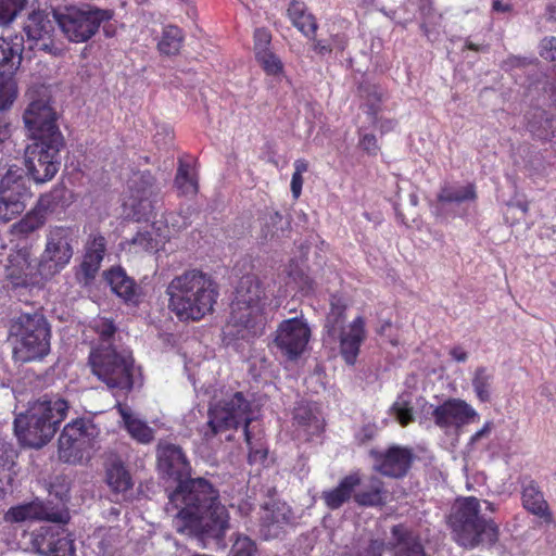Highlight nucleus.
Listing matches in <instances>:
<instances>
[{
    "instance_id": "9",
    "label": "nucleus",
    "mask_w": 556,
    "mask_h": 556,
    "mask_svg": "<svg viewBox=\"0 0 556 556\" xmlns=\"http://www.w3.org/2000/svg\"><path fill=\"white\" fill-rule=\"evenodd\" d=\"M112 10L96 7H64L53 10V17L64 36L72 42L91 39L103 22L112 20Z\"/></svg>"
},
{
    "instance_id": "4",
    "label": "nucleus",
    "mask_w": 556,
    "mask_h": 556,
    "mask_svg": "<svg viewBox=\"0 0 556 556\" xmlns=\"http://www.w3.org/2000/svg\"><path fill=\"white\" fill-rule=\"evenodd\" d=\"M252 422L251 403L242 392L226 395L210 406L207 425L211 435L224 430L236 429L243 424L245 442L249 446V463H263L268 451L263 441L262 431L255 430Z\"/></svg>"
},
{
    "instance_id": "23",
    "label": "nucleus",
    "mask_w": 556,
    "mask_h": 556,
    "mask_svg": "<svg viewBox=\"0 0 556 556\" xmlns=\"http://www.w3.org/2000/svg\"><path fill=\"white\" fill-rule=\"evenodd\" d=\"M361 481L359 473H350L342 478L337 486L323 491L321 500L328 508L332 510L339 509L354 496V492L361 485Z\"/></svg>"
},
{
    "instance_id": "42",
    "label": "nucleus",
    "mask_w": 556,
    "mask_h": 556,
    "mask_svg": "<svg viewBox=\"0 0 556 556\" xmlns=\"http://www.w3.org/2000/svg\"><path fill=\"white\" fill-rule=\"evenodd\" d=\"M22 189H28L22 169L17 166H10L0 180V190L22 192Z\"/></svg>"
},
{
    "instance_id": "43",
    "label": "nucleus",
    "mask_w": 556,
    "mask_h": 556,
    "mask_svg": "<svg viewBox=\"0 0 556 556\" xmlns=\"http://www.w3.org/2000/svg\"><path fill=\"white\" fill-rule=\"evenodd\" d=\"M27 0H0V25L11 24L25 8Z\"/></svg>"
},
{
    "instance_id": "50",
    "label": "nucleus",
    "mask_w": 556,
    "mask_h": 556,
    "mask_svg": "<svg viewBox=\"0 0 556 556\" xmlns=\"http://www.w3.org/2000/svg\"><path fill=\"white\" fill-rule=\"evenodd\" d=\"M540 55L547 61H556V37H545L540 45Z\"/></svg>"
},
{
    "instance_id": "16",
    "label": "nucleus",
    "mask_w": 556,
    "mask_h": 556,
    "mask_svg": "<svg viewBox=\"0 0 556 556\" xmlns=\"http://www.w3.org/2000/svg\"><path fill=\"white\" fill-rule=\"evenodd\" d=\"M54 18L51 20L45 12H33L24 26L28 48L53 55L59 54L61 50L54 42Z\"/></svg>"
},
{
    "instance_id": "5",
    "label": "nucleus",
    "mask_w": 556,
    "mask_h": 556,
    "mask_svg": "<svg viewBox=\"0 0 556 556\" xmlns=\"http://www.w3.org/2000/svg\"><path fill=\"white\" fill-rule=\"evenodd\" d=\"M67 410L68 404L65 400L56 395H43L26 414L15 418V434L23 445L40 448L54 437Z\"/></svg>"
},
{
    "instance_id": "41",
    "label": "nucleus",
    "mask_w": 556,
    "mask_h": 556,
    "mask_svg": "<svg viewBox=\"0 0 556 556\" xmlns=\"http://www.w3.org/2000/svg\"><path fill=\"white\" fill-rule=\"evenodd\" d=\"M346 304L342 298L332 295L330 300V312L327 316L326 327L331 336H334L338 328H341L345 319Z\"/></svg>"
},
{
    "instance_id": "2",
    "label": "nucleus",
    "mask_w": 556,
    "mask_h": 556,
    "mask_svg": "<svg viewBox=\"0 0 556 556\" xmlns=\"http://www.w3.org/2000/svg\"><path fill=\"white\" fill-rule=\"evenodd\" d=\"M268 303L265 282L256 275L243 276L236 289L230 316L223 328V341L231 344L238 340L250 341L264 332V309Z\"/></svg>"
},
{
    "instance_id": "54",
    "label": "nucleus",
    "mask_w": 556,
    "mask_h": 556,
    "mask_svg": "<svg viewBox=\"0 0 556 556\" xmlns=\"http://www.w3.org/2000/svg\"><path fill=\"white\" fill-rule=\"evenodd\" d=\"M13 463L0 462V485L2 488L11 485L13 480Z\"/></svg>"
},
{
    "instance_id": "25",
    "label": "nucleus",
    "mask_w": 556,
    "mask_h": 556,
    "mask_svg": "<svg viewBox=\"0 0 556 556\" xmlns=\"http://www.w3.org/2000/svg\"><path fill=\"white\" fill-rule=\"evenodd\" d=\"M105 250L106 240L102 235L97 233L89 236L85 245V254L80 265L81 271L87 279L93 278L100 269Z\"/></svg>"
},
{
    "instance_id": "35",
    "label": "nucleus",
    "mask_w": 556,
    "mask_h": 556,
    "mask_svg": "<svg viewBox=\"0 0 556 556\" xmlns=\"http://www.w3.org/2000/svg\"><path fill=\"white\" fill-rule=\"evenodd\" d=\"M290 519V510L285 505H273L266 507L262 516V526L267 529V535L275 536L281 525Z\"/></svg>"
},
{
    "instance_id": "37",
    "label": "nucleus",
    "mask_w": 556,
    "mask_h": 556,
    "mask_svg": "<svg viewBox=\"0 0 556 556\" xmlns=\"http://www.w3.org/2000/svg\"><path fill=\"white\" fill-rule=\"evenodd\" d=\"M175 185L184 195H194L198 192V179L194 168L184 162H179Z\"/></svg>"
},
{
    "instance_id": "17",
    "label": "nucleus",
    "mask_w": 556,
    "mask_h": 556,
    "mask_svg": "<svg viewBox=\"0 0 556 556\" xmlns=\"http://www.w3.org/2000/svg\"><path fill=\"white\" fill-rule=\"evenodd\" d=\"M434 424L443 429H459L479 419L478 412L462 399H447L441 405L429 406Z\"/></svg>"
},
{
    "instance_id": "12",
    "label": "nucleus",
    "mask_w": 556,
    "mask_h": 556,
    "mask_svg": "<svg viewBox=\"0 0 556 556\" xmlns=\"http://www.w3.org/2000/svg\"><path fill=\"white\" fill-rule=\"evenodd\" d=\"M63 138L58 136L47 141H34L25 150V166L37 184L51 180L59 170V153Z\"/></svg>"
},
{
    "instance_id": "51",
    "label": "nucleus",
    "mask_w": 556,
    "mask_h": 556,
    "mask_svg": "<svg viewBox=\"0 0 556 556\" xmlns=\"http://www.w3.org/2000/svg\"><path fill=\"white\" fill-rule=\"evenodd\" d=\"M255 38V56L258 55V52H267L269 51L268 46L270 43V34L265 29H256L254 34Z\"/></svg>"
},
{
    "instance_id": "19",
    "label": "nucleus",
    "mask_w": 556,
    "mask_h": 556,
    "mask_svg": "<svg viewBox=\"0 0 556 556\" xmlns=\"http://www.w3.org/2000/svg\"><path fill=\"white\" fill-rule=\"evenodd\" d=\"M34 545L45 556H73L75 551L73 540L59 525L42 527Z\"/></svg>"
},
{
    "instance_id": "13",
    "label": "nucleus",
    "mask_w": 556,
    "mask_h": 556,
    "mask_svg": "<svg viewBox=\"0 0 556 556\" xmlns=\"http://www.w3.org/2000/svg\"><path fill=\"white\" fill-rule=\"evenodd\" d=\"M22 39L0 38V110L8 109L16 97L13 75L22 61Z\"/></svg>"
},
{
    "instance_id": "47",
    "label": "nucleus",
    "mask_w": 556,
    "mask_h": 556,
    "mask_svg": "<svg viewBox=\"0 0 556 556\" xmlns=\"http://www.w3.org/2000/svg\"><path fill=\"white\" fill-rule=\"evenodd\" d=\"M362 97H364L369 103L370 111L376 118L378 106L383 99V90L376 85H365L359 88Z\"/></svg>"
},
{
    "instance_id": "28",
    "label": "nucleus",
    "mask_w": 556,
    "mask_h": 556,
    "mask_svg": "<svg viewBox=\"0 0 556 556\" xmlns=\"http://www.w3.org/2000/svg\"><path fill=\"white\" fill-rule=\"evenodd\" d=\"M116 409L123 419L127 432L134 440L142 444L153 441L154 430L146 421L137 418L128 406L118 403Z\"/></svg>"
},
{
    "instance_id": "1",
    "label": "nucleus",
    "mask_w": 556,
    "mask_h": 556,
    "mask_svg": "<svg viewBox=\"0 0 556 556\" xmlns=\"http://www.w3.org/2000/svg\"><path fill=\"white\" fill-rule=\"evenodd\" d=\"M156 454L159 470L178 480L165 508L176 532L199 540L204 547L210 540L224 542L230 516L218 491L203 478L184 480L190 475V465L178 445L161 442Z\"/></svg>"
},
{
    "instance_id": "58",
    "label": "nucleus",
    "mask_w": 556,
    "mask_h": 556,
    "mask_svg": "<svg viewBox=\"0 0 556 556\" xmlns=\"http://www.w3.org/2000/svg\"><path fill=\"white\" fill-rule=\"evenodd\" d=\"M313 49L320 55L329 54L332 51L331 47L321 40H314Z\"/></svg>"
},
{
    "instance_id": "7",
    "label": "nucleus",
    "mask_w": 556,
    "mask_h": 556,
    "mask_svg": "<svg viewBox=\"0 0 556 556\" xmlns=\"http://www.w3.org/2000/svg\"><path fill=\"white\" fill-rule=\"evenodd\" d=\"M91 372L112 391L129 392L134 387V358L125 350L113 344H99L91 350L88 359Z\"/></svg>"
},
{
    "instance_id": "62",
    "label": "nucleus",
    "mask_w": 556,
    "mask_h": 556,
    "mask_svg": "<svg viewBox=\"0 0 556 556\" xmlns=\"http://www.w3.org/2000/svg\"><path fill=\"white\" fill-rule=\"evenodd\" d=\"M396 123L392 119L381 121L379 128L381 131H390L395 128Z\"/></svg>"
},
{
    "instance_id": "26",
    "label": "nucleus",
    "mask_w": 556,
    "mask_h": 556,
    "mask_svg": "<svg viewBox=\"0 0 556 556\" xmlns=\"http://www.w3.org/2000/svg\"><path fill=\"white\" fill-rule=\"evenodd\" d=\"M293 425L301 433L308 439L324 430V420L319 417L315 407L301 403L294 408Z\"/></svg>"
},
{
    "instance_id": "29",
    "label": "nucleus",
    "mask_w": 556,
    "mask_h": 556,
    "mask_svg": "<svg viewBox=\"0 0 556 556\" xmlns=\"http://www.w3.org/2000/svg\"><path fill=\"white\" fill-rule=\"evenodd\" d=\"M287 14L294 27L304 36L313 39L318 26L315 17L307 12L304 2L292 0L287 9Z\"/></svg>"
},
{
    "instance_id": "59",
    "label": "nucleus",
    "mask_w": 556,
    "mask_h": 556,
    "mask_svg": "<svg viewBox=\"0 0 556 556\" xmlns=\"http://www.w3.org/2000/svg\"><path fill=\"white\" fill-rule=\"evenodd\" d=\"M450 354L456 362L459 363L466 362L468 358L467 352L459 346L453 348Z\"/></svg>"
},
{
    "instance_id": "31",
    "label": "nucleus",
    "mask_w": 556,
    "mask_h": 556,
    "mask_svg": "<svg viewBox=\"0 0 556 556\" xmlns=\"http://www.w3.org/2000/svg\"><path fill=\"white\" fill-rule=\"evenodd\" d=\"M128 188L134 202L139 204L148 202V206H150L149 200L155 193L154 177L150 172L135 173L128 180Z\"/></svg>"
},
{
    "instance_id": "18",
    "label": "nucleus",
    "mask_w": 556,
    "mask_h": 556,
    "mask_svg": "<svg viewBox=\"0 0 556 556\" xmlns=\"http://www.w3.org/2000/svg\"><path fill=\"white\" fill-rule=\"evenodd\" d=\"M371 455L376 460L375 470L390 478L406 476L415 458L412 448L400 445H392L386 452H371Z\"/></svg>"
},
{
    "instance_id": "24",
    "label": "nucleus",
    "mask_w": 556,
    "mask_h": 556,
    "mask_svg": "<svg viewBox=\"0 0 556 556\" xmlns=\"http://www.w3.org/2000/svg\"><path fill=\"white\" fill-rule=\"evenodd\" d=\"M521 500L523 507L529 513L542 518L547 523L554 522L548 504L535 481L522 480Z\"/></svg>"
},
{
    "instance_id": "22",
    "label": "nucleus",
    "mask_w": 556,
    "mask_h": 556,
    "mask_svg": "<svg viewBox=\"0 0 556 556\" xmlns=\"http://www.w3.org/2000/svg\"><path fill=\"white\" fill-rule=\"evenodd\" d=\"M339 337L340 353L348 364L353 365L366 338L364 318L356 317L346 328L341 329Z\"/></svg>"
},
{
    "instance_id": "64",
    "label": "nucleus",
    "mask_w": 556,
    "mask_h": 556,
    "mask_svg": "<svg viewBox=\"0 0 556 556\" xmlns=\"http://www.w3.org/2000/svg\"><path fill=\"white\" fill-rule=\"evenodd\" d=\"M548 11H549L551 17L556 20V5H549Z\"/></svg>"
},
{
    "instance_id": "20",
    "label": "nucleus",
    "mask_w": 556,
    "mask_h": 556,
    "mask_svg": "<svg viewBox=\"0 0 556 556\" xmlns=\"http://www.w3.org/2000/svg\"><path fill=\"white\" fill-rule=\"evenodd\" d=\"M37 268L31 264L29 250L21 249L12 252L5 265V277L15 287H24L36 282Z\"/></svg>"
},
{
    "instance_id": "21",
    "label": "nucleus",
    "mask_w": 556,
    "mask_h": 556,
    "mask_svg": "<svg viewBox=\"0 0 556 556\" xmlns=\"http://www.w3.org/2000/svg\"><path fill=\"white\" fill-rule=\"evenodd\" d=\"M388 547L393 556H429L419 535L403 523L391 528Z\"/></svg>"
},
{
    "instance_id": "49",
    "label": "nucleus",
    "mask_w": 556,
    "mask_h": 556,
    "mask_svg": "<svg viewBox=\"0 0 556 556\" xmlns=\"http://www.w3.org/2000/svg\"><path fill=\"white\" fill-rule=\"evenodd\" d=\"M97 556H117V540L112 533L104 534L94 548Z\"/></svg>"
},
{
    "instance_id": "30",
    "label": "nucleus",
    "mask_w": 556,
    "mask_h": 556,
    "mask_svg": "<svg viewBox=\"0 0 556 556\" xmlns=\"http://www.w3.org/2000/svg\"><path fill=\"white\" fill-rule=\"evenodd\" d=\"M105 280L112 291L125 301H134L137 295V286L121 267L111 268L105 273Z\"/></svg>"
},
{
    "instance_id": "57",
    "label": "nucleus",
    "mask_w": 556,
    "mask_h": 556,
    "mask_svg": "<svg viewBox=\"0 0 556 556\" xmlns=\"http://www.w3.org/2000/svg\"><path fill=\"white\" fill-rule=\"evenodd\" d=\"M303 187V177L302 175L293 174L291 179V191L294 199H298L301 195Z\"/></svg>"
},
{
    "instance_id": "8",
    "label": "nucleus",
    "mask_w": 556,
    "mask_h": 556,
    "mask_svg": "<svg viewBox=\"0 0 556 556\" xmlns=\"http://www.w3.org/2000/svg\"><path fill=\"white\" fill-rule=\"evenodd\" d=\"M14 337L13 357L28 363L43 358L50 352L51 331L40 314H21L11 326Z\"/></svg>"
},
{
    "instance_id": "60",
    "label": "nucleus",
    "mask_w": 556,
    "mask_h": 556,
    "mask_svg": "<svg viewBox=\"0 0 556 556\" xmlns=\"http://www.w3.org/2000/svg\"><path fill=\"white\" fill-rule=\"evenodd\" d=\"M362 556H382L381 545L372 542Z\"/></svg>"
},
{
    "instance_id": "52",
    "label": "nucleus",
    "mask_w": 556,
    "mask_h": 556,
    "mask_svg": "<svg viewBox=\"0 0 556 556\" xmlns=\"http://www.w3.org/2000/svg\"><path fill=\"white\" fill-rule=\"evenodd\" d=\"M131 243L136 247H139L140 249L144 251H150L155 249V244L153 243V238L149 232H138Z\"/></svg>"
},
{
    "instance_id": "63",
    "label": "nucleus",
    "mask_w": 556,
    "mask_h": 556,
    "mask_svg": "<svg viewBox=\"0 0 556 556\" xmlns=\"http://www.w3.org/2000/svg\"><path fill=\"white\" fill-rule=\"evenodd\" d=\"M493 9L497 12H506L509 10V7L508 4H503L500 0H494Z\"/></svg>"
},
{
    "instance_id": "38",
    "label": "nucleus",
    "mask_w": 556,
    "mask_h": 556,
    "mask_svg": "<svg viewBox=\"0 0 556 556\" xmlns=\"http://www.w3.org/2000/svg\"><path fill=\"white\" fill-rule=\"evenodd\" d=\"M106 482L114 492H125L131 486V479L122 463L113 462L106 469Z\"/></svg>"
},
{
    "instance_id": "10",
    "label": "nucleus",
    "mask_w": 556,
    "mask_h": 556,
    "mask_svg": "<svg viewBox=\"0 0 556 556\" xmlns=\"http://www.w3.org/2000/svg\"><path fill=\"white\" fill-rule=\"evenodd\" d=\"M45 241L37 270L41 278L51 279L71 263L74 255L75 231L66 226H50L46 230Z\"/></svg>"
},
{
    "instance_id": "48",
    "label": "nucleus",
    "mask_w": 556,
    "mask_h": 556,
    "mask_svg": "<svg viewBox=\"0 0 556 556\" xmlns=\"http://www.w3.org/2000/svg\"><path fill=\"white\" fill-rule=\"evenodd\" d=\"M256 60L267 74L276 75L282 71L280 60L270 50L267 52H258Z\"/></svg>"
},
{
    "instance_id": "32",
    "label": "nucleus",
    "mask_w": 556,
    "mask_h": 556,
    "mask_svg": "<svg viewBox=\"0 0 556 556\" xmlns=\"http://www.w3.org/2000/svg\"><path fill=\"white\" fill-rule=\"evenodd\" d=\"M11 515L14 521L39 519L49 520L56 523L64 522V518L61 513L49 511L48 508L41 503H30L28 505L13 508L11 510Z\"/></svg>"
},
{
    "instance_id": "44",
    "label": "nucleus",
    "mask_w": 556,
    "mask_h": 556,
    "mask_svg": "<svg viewBox=\"0 0 556 556\" xmlns=\"http://www.w3.org/2000/svg\"><path fill=\"white\" fill-rule=\"evenodd\" d=\"M229 556H257V546L248 535L238 533L231 545Z\"/></svg>"
},
{
    "instance_id": "46",
    "label": "nucleus",
    "mask_w": 556,
    "mask_h": 556,
    "mask_svg": "<svg viewBox=\"0 0 556 556\" xmlns=\"http://www.w3.org/2000/svg\"><path fill=\"white\" fill-rule=\"evenodd\" d=\"M92 328L99 334V338H100L99 344H103V345L112 344L111 339L116 331V327L114 326V324L111 320H109L106 318H102V317L96 318L92 321Z\"/></svg>"
},
{
    "instance_id": "53",
    "label": "nucleus",
    "mask_w": 556,
    "mask_h": 556,
    "mask_svg": "<svg viewBox=\"0 0 556 556\" xmlns=\"http://www.w3.org/2000/svg\"><path fill=\"white\" fill-rule=\"evenodd\" d=\"M359 146L370 155H376L379 151V146L374 135H364L359 140Z\"/></svg>"
},
{
    "instance_id": "3",
    "label": "nucleus",
    "mask_w": 556,
    "mask_h": 556,
    "mask_svg": "<svg viewBox=\"0 0 556 556\" xmlns=\"http://www.w3.org/2000/svg\"><path fill=\"white\" fill-rule=\"evenodd\" d=\"M165 293L168 308L180 321L201 320L213 312L218 298L213 278L199 269H188L174 277Z\"/></svg>"
},
{
    "instance_id": "40",
    "label": "nucleus",
    "mask_w": 556,
    "mask_h": 556,
    "mask_svg": "<svg viewBox=\"0 0 556 556\" xmlns=\"http://www.w3.org/2000/svg\"><path fill=\"white\" fill-rule=\"evenodd\" d=\"M476 190L472 185H467L459 188L443 187L438 194V200L443 203H462L465 201H472L476 199Z\"/></svg>"
},
{
    "instance_id": "36",
    "label": "nucleus",
    "mask_w": 556,
    "mask_h": 556,
    "mask_svg": "<svg viewBox=\"0 0 556 556\" xmlns=\"http://www.w3.org/2000/svg\"><path fill=\"white\" fill-rule=\"evenodd\" d=\"M383 483L380 479L372 477L367 489L354 492V501L359 506H379L384 504Z\"/></svg>"
},
{
    "instance_id": "27",
    "label": "nucleus",
    "mask_w": 556,
    "mask_h": 556,
    "mask_svg": "<svg viewBox=\"0 0 556 556\" xmlns=\"http://www.w3.org/2000/svg\"><path fill=\"white\" fill-rule=\"evenodd\" d=\"M29 198L28 189H22V192L0 190V223H9L22 214L26 208V202Z\"/></svg>"
},
{
    "instance_id": "34",
    "label": "nucleus",
    "mask_w": 556,
    "mask_h": 556,
    "mask_svg": "<svg viewBox=\"0 0 556 556\" xmlns=\"http://www.w3.org/2000/svg\"><path fill=\"white\" fill-rule=\"evenodd\" d=\"M494 374L484 366L476 368L472 376V388L477 399L486 403L491 401Z\"/></svg>"
},
{
    "instance_id": "39",
    "label": "nucleus",
    "mask_w": 556,
    "mask_h": 556,
    "mask_svg": "<svg viewBox=\"0 0 556 556\" xmlns=\"http://www.w3.org/2000/svg\"><path fill=\"white\" fill-rule=\"evenodd\" d=\"M182 31L176 26H166L159 41V50L162 54L175 55L179 52L182 45Z\"/></svg>"
},
{
    "instance_id": "14",
    "label": "nucleus",
    "mask_w": 556,
    "mask_h": 556,
    "mask_svg": "<svg viewBox=\"0 0 556 556\" xmlns=\"http://www.w3.org/2000/svg\"><path fill=\"white\" fill-rule=\"evenodd\" d=\"M23 121L34 141L63 138L56 125V115L45 99L34 100L26 108Z\"/></svg>"
},
{
    "instance_id": "6",
    "label": "nucleus",
    "mask_w": 556,
    "mask_h": 556,
    "mask_svg": "<svg viewBox=\"0 0 556 556\" xmlns=\"http://www.w3.org/2000/svg\"><path fill=\"white\" fill-rule=\"evenodd\" d=\"M447 523L455 541L464 547L492 546L498 541V527L480 515V502L473 496L455 502Z\"/></svg>"
},
{
    "instance_id": "15",
    "label": "nucleus",
    "mask_w": 556,
    "mask_h": 556,
    "mask_svg": "<svg viewBox=\"0 0 556 556\" xmlns=\"http://www.w3.org/2000/svg\"><path fill=\"white\" fill-rule=\"evenodd\" d=\"M309 338L311 329L306 320L294 317L279 324L275 343L289 359H295L305 351Z\"/></svg>"
},
{
    "instance_id": "45",
    "label": "nucleus",
    "mask_w": 556,
    "mask_h": 556,
    "mask_svg": "<svg viewBox=\"0 0 556 556\" xmlns=\"http://www.w3.org/2000/svg\"><path fill=\"white\" fill-rule=\"evenodd\" d=\"M391 409L401 426H407L414 420L413 407L404 396H400Z\"/></svg>"
},
{
    "instance_id": "33",
    "label": "nucleus",
    "mask_w": 556,
    "mask_h": 556,
    "mask_svg": "<svg viewBox=\"0 0 556 556\" xmlns=\"http://www.w3.org/2000/svg\"><path fill=\"white\" fill-rule=\"evenodd\" d=\"M46 223L45 211L37 206L29 211L22 219L11 226V232L14 236L27 237L41 228Z\"/></svg>"
},
{
    "instance_id": "55",
    "label": "nucleus",
    "mask_w": 556,
    "mask_h": 556,
    "mask_svg": "<svg viewBox=\"0 0 556 556\" xmlns=\"http://www.w3.org/2000/svg\"><path fill=\"white\" fill-rule=\"evenodd\" d=\"M493 429V422L486 421L483 427L478 430L476 433H473L469 440V444L475 445L478 443L481 439L488 438Z\"/></svg>"
},
{
    "instance_id": "11",
    "label": "nucleus",
    "mask_w": 556,
    "mask_h": 556,
    "mask_svg": "<svg viewBox=\"0 0 556 556\" xmlns=\"http://www.w3.org/2000/svg\"><path fill=\"white\" fill-rule=\"evenodd\" d=\"M98 434L93 424L85 419H76L67 424L59 438V458L67 464H80L92 447Z\"/></svg>"
},
{
    "instance_id": "61",
    "label": "nucleus",
    "mask_w": 556,
    "mask_h": 556,
    "mask_svg": "<svg viewBox=\"0 0 556 556\" xmlns=\"http://www.w3.org/2000/svg\"><path fill=\"white\" fill-rule=\"evenodd\" d=\"M293 166H294L293 174H298V175H303L308 169V164L303 159L295 160Z\"/></svg>"
},
{
    "instance_id": "56",
    "label": "nucleus",
    "mask_w": 556,
    "mask_h": 556,
    "mask_svg": "<svg viewBox=\"0 0 556 556\" xmlns=\"http://www.w3.org/2000/svg\"><path fill=\"white\" fill-rule=\"evenodd\" d=\"M375 435H376V428L372 425H366L356 434V439L361 443H365L367 441H370Z\"/></svg>"
}]
</instances>
